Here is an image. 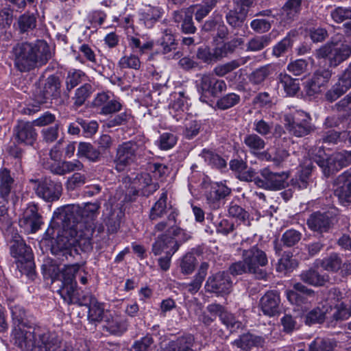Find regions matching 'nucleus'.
<instances>
[{"label": "nucleus", "mask_w": 351, "mask_h": 351, "mask_svg": "<svg viewBox=\"0 0 351 351\" xmlns=\"http://www.w3.org/2000/svg\"><path fill=\"white\" fill-rule=\"evenodd\" d=\"M99 205L87 203L84 207L79 205L68 206L61 214L64 228L51 244L53 254L63 261L82 252L91 250V237L93 227L90 221L96 215Z\"/></svg>", "instance_id": "nucleus-1"}, {"label": "nucleus", "mask_w": 351, "mask_h": 351, "mask_svg": "<svg viewBox=\"0 0 351 351\" xmlns=\"http://www.w3.org/2000/svg\"><path fill=\"white\" fill-rule=\"evenodd\" d=\"M11 341L25 351H32L36 348L40 351L50 350L57 341L56 333L25 324L14 326Z\"/></svg>", "instance_id": "nucleus-2"}, {"label": "nucleus", "mask_w": 351, "mask_h": 351, "mask_svg": "<svg viewBox=\"0 0 351 351\" xmlns=\"http://www.w3.org/2000/svg\"><path fill=\"white\" fill-rule=\"evenodd\" d=\"M13 53L14 65L21 72L46 64L51 57L49 47L44 40L19 44L13 49Z\"/></svg>", "instance_id": "nucleus-3"}, {"label": "nucleus", "mask_w": 351, "mask_h": 351, "mask_svg": "<svg viewBox=\"0 0 351 351\" xmlns=\"http://www.w3.org/2000/svg\"><path fill=\"white\" fill-rule=\"evenodd\" d=\"M167 192H163L150 210L149 218L152 220H157L167 217L166 220L156 224L154 230V234L158 232V234H167V236H176L182 240L190 239V234L176 225L177 211L171 205L167 204Z\"/></svg>", "instance_id": "nucleus-4"}, {"label": "nucleus", "mask_w": 351, "mask_h": 351, "mask_svg": "<svg viewBox=\"0 0 351 351\" xmlns=\"http://www.w3.org/2000/svg\"><path fill=\"white\" fill-rule=\"evenodd\" d=\"M189 239L182 240L176 236H167V234H158L152 245V252L155 256H162L158 258V265L163 271H167L171 265L173 255L180 246Z\"/></svg>", "instance_id": "nucleus-5"}, {"label": "nucleus", "mask_w": 351, "mask_h": 351, "mask_svg": "<svg viewBox=\"0 0 351 351\" xmlns=\"http://www.w3.org/2000/svg\"><path fill=\"white\" fill-rule=\"evenodd\" d=\"M80 271L79 264L66 265L58 274V278L62 282V287L58 292L64 301L69 304L73 302L77 288L75 276Z\"/></svg>", "instance_id": "nucleus-6"}, {"label": "nucleus", "mask_w": 351, "mask_h": 351, "mask_svg": "<svg viewBox=\"0 0 351 351\" xmlns=\"http://www.w3.org/2000/svg\"><path fill=\"white\" fill-rule=\"evenodd\" d=\"M10 253L16 258L17 268L21 273L30 274L34 269L32 250L20 236H15L10 244Z\"/></svg>", "instance_id": "nucleus-7"}, {"label": "nucleus", "mask_w": 351, "mask_h": 351, "mask_svg": "<svg viewBox=\"0 0 351 351\" xmlns=\"http://www.w3.org/2000/svg\"><path fill=\"white\" fill-rule=\"evenodd\" d=\"M351 55V45L344 43H328L316 52L318 58H327L331 66H337Z\"/></svg>", "instance_id": "nucleus-8"}, {"label": "nucleus", "mask_w": 351, "mask_h": 351, "mask_svg": "<svg viewBox=\"0 0 351 351\" xmlns=\"http://www.w3.org/2000/svg\"><path fill=\"white\" fill-rule=\"evenodd\" d=\"M242 258L249 265L252 274L257 278L263 279L266 277L267 273L261 267L265 266L268 259L265 252L256 246L243 251Z\"/></svg>", "instance_id": "nucleus-9"}, {"label": "nucleus", "mask_w": 351, "mask_h": 351, "mask_svg": "<svg viewBox=\"0 0 351 351\" xmlns=\"http://www.w3.org/2000/svg\"><path fill=\"white\" fill-rule=\"evenodd\" d=\"M261 174L263 179L256 180V184L259 187L277 191L285 188L288 184L287 180L289 177L288 171L273 173L267 168H265L261 171Z\"/></svg>", "instance_id": "nucleus-10"}, {"label": "nucleus", "mask_w": 351, "mask_h": 351, "mask_svg": "<svg viewBox=\"0 0 351 351\" xmlns=\"http://www.w3.org/2000/svg\"><path fill=\"white\" fill-rule=\"evenodd\" d=\"M197 90L202 95L200 100L205 101L203 95L216 96L226 90V84L223 80L217 79L213 74H204L197 84Z\"/></svg>", "instance_id": "nucleus-11"}, {"label": "nucleus", "mask_w": 351, "mask_h": 351, "mask_svg": "<svg viewBox=\"0 0 351 351\" xmlns=\"http://www.w3.org/2000/svg\"><path fill=\"white\" fill-rule=\"evenodd\" d=\"M294 290L286 291V296L289 302L301 308H307L308 303L315 300L314 292L306 288L301 283H296L293 286Z\"/></svg>", "instance_id": "nucleus-12"}, {"label": "nucleus", "mask_w": 351, "mask_h": 351, "mask_svg": "<svg viewBox=\"0 0 351 351\" xmlns=\"http://www.w3.org/2000/svg\"><path fill=\"white\" fill-rule=\"evenodd\" d=\"M285 125L290 132L296 136H302L309 132V117L303 111L297 112L293 117L286 115Z\"/></svg>", "instance_id": "nucleus-13"}, {"label": "nucleus", "mask_w": 351, "mask_h": 351, "mask_svg": "<svg viewBox=\"0 0 351 351\" xmlns=\"http://www.w3.org/2000/svg\"><path fill=\"white\" fill-rule=\"evenodd\" d=\"M136 150L137 145L134 143L126 142L121 145L117 149L114 160L115 169L118 171L125 170L134 161Z\"/></svg>", "instance_id": "nucleus-14"}, {"label": "nucleus", "mask_w": 351, "mask_h": 351, "mask_svg": "<svg viewBox=\"0 0 351 351\" xmlns=\"http://www.w3.org/2000/svg\"><path fill=\"white\" fill-rule=\"evenodd\" d=\"M43 221L38 213L36 205L29 204L23 211L22 217L19 219V226L29 234L34 233L40 228Z\"/></svg>", "instance_id": "nucleus-15"}, {"label": "nucleus", "mask_w": 351, "mask_h": 351, "mask_svg": "<svg viewBox=\"0 0 351 351\" xmlns=\"http://www.w3.org/2000/svg\"><path fill=\"white\" fill-rule=\"evenodd\" d=\"M232 285L228 274L219 272L208 278L206 289L208 291L217 294H228L230 292Z\"/></svg>", "instance_id": "nucleus-16"}, {"label": "nucleus", "mask_w": 351, "mask_h": 351, "mask_svg": "<svg viewBox=\"0 0 351 351\" xmlns=\"http://www.w3.org/2000/svg\"><path fill=\"white\" fill-rule=\"evenodd\" d=\"M331 77L328 69L317 70L313 77L305 83V90L310 96H313L322 92Z\"/></svg>", "instance_id": "nucleus-17"}, {"label": "nucleus", "mask_w": 351, "mask_h": 351, "mask_svg": "<svg viewBox=\"0 0 351 351\" xmlns=\"http://www.w3.org/2000/svg\"><path fill=\"white\" fill-rule=\"evenodd\" d=\"M259 308L264 315L273 317L280 311V298L276 291L266 292L260 299Z\"/></svg>", "instance_id": "nucleus-18"}, {"label": "nucleus", "mask_w": 351, "mask_h": 351, "mask_svg": "<svg viewBox=\"0 0 351 351\" xmlns=\"http://www.w3.org/2000/svg\"><path fill=\"white\" fill-rule=\"evenodd\" d=\"M162 12L158 6L143 5L138 12L139 23L147 28H151L162 17Z\"/></svg>", "instance_id": "nucleus-19"}, {"label": "nucleus", "mask_w": 351, "mask_h": 351, "mask_svg": "<svg viewBox=\"0 0 351 351\" xmlns=\"http://www.w3.org/2000/svg\"><path fill=\"white\" fill-rule=\"evenodd\" d=\"M37 195L46 201L58 199L61 191V185L53 181L45 179L38 183L35 189Z\"/></svg>", "instance_id": "nucleus-20"}, {"label": "nucleus", "mask_w": 351, "mask_h": 351, "mask_svg": "<svg viewBox=\"0 0 351 351\" xmlns=\"http://www.w3.org/2000/svg\"><path fill=\"white\" fill-rule=\"evenodd\" d=\"M189 108V99L183 93L180 92L174 95V99L169 105V113L179 121L187 113Z\"/></svg>", "instance_id": "nucleus-21"}, {"label": "nucleus", "mask_w": 351, "mask_h": 351, "mask_svg": "<svg viewBox=\"0 0 351 351\" xmlns=\"http://www.w3.org/2000/svg\"><path fill=\"white\" fill-rule=\"evenodd\" d=\"M86 299H88V302H84L82 304L88 306V319L93 322L105 320L106 315L109 312H105L103 304L99 303L92 295L86 296L85 300Z\"/></svg>", "instance_id": "nucleus-22"}, {"label": "nucleus", "mask_w": 351, "mask_h": 351, "mask_svg": "<svg viewBox=\"0 0 351 351\" xmlns=\"http://www.w3.org/2000/svg\"><path fill=\"white\" fill-rule=\"evenodd\" d=\"M129 47L134 52L143 54L152 49L154 41L146 35L128 36Z\"/></svg>", "instance_id": "nucleus-23"}, {"label": "nucleus", "mask_w": 351, "mask_h": 351, "mask_svg": "<svg viewBox=\"0 0 351 351\" xmlns=\"http://www.w3.org/2000/svg\"><path fill=\"white\" fill-rule=\"evenodd\" d=\"M331 221L330 217L320 213H315L312 214L307 220L308 228L314 231L319 233L327 232L330 227Z\"/></svg>", "instance_id": "nucleus-24"}, {"label": "nucleus", "mask_w": 351, "mask_h": 351, "mask_svg": "<svg viewBox=\"0 0 351 351\" xmlns=\"http://www.w3.org/2000/svg\"><path fill=\"white\" fill-rule=\"evenodd\" d=\"M16 138L19 142L32 145L36 138V132L30 122H20L16 128Z\"/></svg>", "instance_id": "nucleus-25"}, {"label": "nucleus", "mask_w": 351, "mask_h": 351, "mask_svg": "<svg viewBox=\"0 0 351 351\" xmlns=\"http://www.w3.org/2000/svg\"><path fill=\"white\" fill-rule=\"evenodd\" d=\"M131 189L135 193L143 191V193H150L156 190L157 186L152 183V179L149 174L143 173L138 175L130 184Z\"/></svg>", "instance_id": "nucleus-26"}, {"label": "nucleus", "mask_w": 351, "mask_h": 351, "mask_svg": "<svg viewBox=\"0 0 351 351\" xmlns=\"http://www.w3.org/2000/svg\"><path fill=\"white\" fill-rule=\"evenodd\" d=\"M105 327L112 334L121 335L127 329L125 321L119 315L109 312L106 315Z\"/></svg>", "instance_id": "nucleus-27"}, {"label": "nucleus", "mask_w": 351, "mask_h": 351, "mask_svg": "<svg viewBox=\"0 0 351 351\" xmlns=\"http://www.w3.org/2000/svg\"><path fill=\"white\" fill-rule=\"evenodd\" d=\"M194 341V337L191 335L180 337L170 341L163 351H195Z\"/></svg>", "instance_id": "nucleus-28"}, {"label": "nucleus", "mask_w": 351, "mask_h": 351, "mask_svg": "<svg viewBox=\"0 0 351 351\" xmlns=\"http://www.w3.org/2000/svg\"><path fill=\"white\" fill-rule=\"evenodd\" d=\"M195 11V7L189 8L186 11H179L174 12V19L178 21L183 16L184 14V19L182 24V31L186 34H193L195 32L196 28L192 21V14Z\"/></svg>", "instance_id": "nucleus-29"}, {"label": "nucleus", "mask_w": 351, "mask_h": 351, "mask_svg": "<svg viewBox=\"0 0 351 351\" xmlns=\"http://www.w3.org/2000/svg\"><path fill=\"white\" fill-rule=\"evenodd\" d=\"M14 184V178L6 168L0 169V196L8 197Z\"/></svg>", "instance_id": "nucleus-30"}, {"label": "nucleus", "mask_w": 351, "mask_h": 351, "mask_svg": "<svg viewBox=\"0 0 351 351\" xmlns=\"http://www.w3.org/2000/svg\"><path fill=\"white\" fill-rule=\"evenodd\" d=\"M350 163L348 151H343L333 154L326 161V166L328 171L337 169Z\"/></svg>", "instance_id": "nucleus-31"}, {"label": "nucleus", "mask_w": 351, "mask_h": 351, "mask_svg": "<svg viewBox=\"0 0 351 351\" xmlns=\"http://www.w3.org/2000/svg\"><path fill=\"white\" fill-rule=\"evenodd\" d=\"M237 1L241 4L240 15L238 16L235 12L231 11L226 16L228 23L233 27L239 26L242 23L247 11V8L252 3V0H237Z\"/></svg>", "instance_id": "nucleus-32"}, {"label": "nucleus", "mask_w": 351, "mask_h": 351, "mask_svg": "<svg viewBox=\"0 0 351 351\" xmlns=\"http://www.w3.org/2000/svg\"><path fill=\"white\" fill-rule=\"evenodd\" d=\"M244 144L254 155H258L265 148V141L255 134H247L244 137Z\"/></svg>", "instance_id": "nucleus-33"}, {"label": "nucleus", "mask_w": 351, "mask_h": 351, "mask_svg": "<svg viewBox=\"0 0 351 351\" xmlns=\"http://www.w3.org/2000/svg\"><path fill=\"white\" fill-rule=\"evenodd\" d=\"M209 265L207 263H202L198 269L197 274L195 276L193 280L186 285L188 291L191 293H195L200 289L202 282L204 281L208 269Z\"/></svg>", "instance_id": "nucleus-34"}, {"label": "nucleus", "mask_w": 351, "mask_h": 351, "mask_svg": "<svg viewBox=\"0 0 351 351\" xmlns=\"http://www.w3.org/2000/svg\"><path fill=\"white\" fill-rule=\"evenodd\" d=\"M335 195L343 206L351 204V176L347 179L342 186L335 190Z\"/></svg>", "instance_id": "nucleus-35"}, {"label": "nucleus", "mask_w": 351, "mask_h": 351, "mask_svg": "<svg viewBox=\"0 0 351 351\" xmlns=\"http://www.w3.org/2000/svg\"><path fill=\"white\" fill-rule=\"evenodd\" d=\"M279 81L280 85L284 89L287 95L293 96L299 90L300 87L298 81L286 73L280 74Z\"/></svg>", "instance_id": "nucleus-36"}, {"label": "nucleus", "mask_w": 351, "mask_h": 351, "mask_svg": "<svg viewBox=\"0 0 351 351\" xmlns=\"http://www.w3.org/2000/svg\"><path fill=\"white\" fill-rule=\"evenodd\" d=\"M78 157H85L90 161H97L99 157V152L88 143L81 142L78 145Z\"/></svg>", "instance_id": "nucleus-37"}, {"label": "nucleus", "mask_w": 351, "mask_h": 351, "mask_svg": "<svg viewBox=\"0 0 351 351\" xmlns=\"http://www.w3.org/2000/svg\"><path fill=\"white\" fill-rule=\"evenodd\" d=\"M261 343V339L251 334H245L234 341V344L242 350H247Z\"/></svg>", "instance_id": "nucleus-38"}, {"label": "nucleus", "mask_w": 351, "mask_h": 351, "mask_svg": "<svg viewBox=\"0 0 351 351\" xmlns=\"http://www.w3.org/2000/svg\"><path fill=\"white\" fill-rule=\"evenodd\" d=\"M297 261L289 254H284L278 261L277 271L283 274L291 271L297 267Z\"/></svg>", "instance_id": "nucleus-39"}, {"label": "nucleus", "mask_w": 351, "mask_h": 351, "mask_svg": "<svg viewBox=\"0 0 351 351\" xmlns=\"http://www.w3.org/2000/svg\"><path fill=\"white\" fill-rule=\"evenodd\" d=\"M271 41V37L268 35L256 36L247 43V50L250 51H260L269 45Z\"/></svg>", "instance_id": "nucleus-40"}, {"label": "nucleus", "mask_w": 351, "mask_h": 351, "mask_svg": "<svg viewBox=\"0 0 351 351\" xmlns=\"http://www.w3.org/2000/svg\"><path fill=\"white\" fill-rule=\"evenodd\" d=\"M197 260L192 253L186 254L180 262V267L182 274L189 275L192 274L196 267Z\"/></svg>", "instance_id": "nucleus-41"}, {"label": "nucleus", "mask_w": 351, "mask_h": 351, "mask_svg": "<svg viewBox=\"0 0 351 351\" xmlns=\"http://www.w3.org/2000/svg\"><path fill=\"white\" fill-rule=\"evenodd\" d=\"M301 278L304 282L314 286L323 285L327 280L324 276L319 275L314 270H309L302 273L301 274Z\"/></svg>", "instance_id": "nucleus-42"}, {"label": "nucleus", "mask_w": 351, "mask_h": 351, "mask_svg": "<svg viewBox=\"0 0 351 351\" xmlns=\"http://www.w3.org/2000/svg\"><path fill=\"white\" fill-rule=\"evenodd\" d=\"M177 141L178 138L174 134L164 132L160 136L157 141V145L160 149L168 150L173 148Z\"/></svg>", "instance_id": "nucleus-43"}, {"label": "nucleus", "mask_w": 351, "mask_h": 351, "mask_svg": "<svg viewBox=\"0 0 351 351\" xmlns=\"http://www.w3.org/2000/svg\"><path fill=\"white\" fill-rule=\"evenodd\" d=\"M92 92L93 88L89 84H85L78 88L73 97L75 104L77 106H82Z\"/></svg>", "instance_id": "nucleus-44"}, {"label": "nucleus", "mask_w": 351, "mask_h": 351, "mask_svg": "<svg viewBox=\"0 0 351 351\" xmlns=\"http://www.w3.org/2000/svg\"><path fill=\"white\" fill-rule=\"evenodd\" d=\"M119 64L122 69L138 70L141 67V61L137 56L130 54L121 57L119 61Z\"/></svg>", "instance_id": "nucleus-45"}, {"label": "nucleus", "mask_w": 351, "mask_h": 351, "mask_svg": "<svg viewBox=\"0 0 351 351\" xmlns=\"http://www.w3.org/2000/svg\"><path fill=\"white\" fill-rule=\"evenodd\" d=\"M36 17L34 14H24L18 20V25L21 32H28L36 27Z\"/></svg>", "instance_id": "nucleus-46"}, {"label": "nucleus", "mask_w": 351, "mask_h": 351, "mask_svg": "<svg viewBox=\"0 0 351 351\" xmlns=\"http://www.w3.org/2000/svg\"><path fill=\"white\" fill-rule=\"evenodd\" d=\"M160 45L162 47L163 52L168 53L175 48L176 42L174 36L170 29H165L160 40Z\"/></svg>", "instance_id": "nucleus-47"}, {"label": "nucleus", "mask_w": 351, "mask_h": 351, "mask_svg": "<svg viewBox=\"0 0 351 351\" xmlns=\"http://www.w3.org/2000/svg\"><path fill=\"white\" fill-rule=\"evenodd\" d=\"M288 156L289 154L285 149H278L275 154H274L273 149H268L265 152L262 154L263 158L273 161L278 165L284 161Z\"/></svg>", "instance_id": "nucleus-48"}, {"label": "nucleus", "mask_w": 351, "mask_h": 351, "mask_svg": "<svg viewBox=\"0 0 351 351\" xmlns=\"http://www.w3.org/2000/svg\"><path fill=\"white\" fill-rule=\"evenodd\" d=\"M240 97L235 93H229L221 98L217 102V106L221 110L230 108L239 103Z\"/></svg>", "instance_id": "nucleus-49"}, {"label": "nucleus", "mask_w": 351, "mask_h": 351, "mask_svg": "<svg viewBox=\"0 0 351 351\" xmlns=\"http://www.w3.org/2000/svg\"><path fill=\"white\" fill-rule=\"evenodd\" d=\"M84 77V73L80 70L71 69L68 72L66 79V88L71 90L76 86Z\"/></svg>", "instance_id": "nucleus-50"}, {"label": "nucleus", "mask_w": 351, "mask_h": 351, "mask_svg": "<svg viewBox=\"0 0 351 351\" xmlns=\"http://www.w3.org/2000/svg\"><path fill=\"white\" fill-rule=\"evenodd\" d=\"M328 312V309L326 311L321 310L319 308H315L310 311L306 317V324L311 325L316 323L322 322Z\"/></svg>", "instance_id": "nucleus-51"}, {"label": "nucleus", "mask_w": 351, "mask_h": 351, "mask_svg": "<svg viewBox=\"0 0 351 351\" xmlns=\"http://www.w3.org/2000/svg\"><path fill=\"white\" fill-rule=\"evenodd\" d=\"M292 43L289 38L285 37L273 47L272 53L276 58L285 55L291 47Z\"/></svg>", "instance_id": "nucleus-52"}, {"label": "nucleus", "mask_w": 351, "mask_h": 351, "mask_svg": "<svg viewBox=\"0 0 351 351\" xmlns=\"http://www.w3.org/2000/svg\"><path fill=\"white\" fill-rule=\"evenodd\" d=\"M330 16L336 23H342L351 18V9L348 8L338 7L333 10Z\"/></svg>", "instance_id": "nucleus-53"}, {"label": "nucleus", "mask_w": 351, "mask_h": 351, "mask_svg": "<svg viewBox=\"0 0 351 351\" xmlns=\"http://www.w3.org/2000/svg\"><path fill=\"white\" fill-rule=\"evenodd\" d=\"M301 236L300 232L290 229L283 234L282 241L285 245L291 247L296 244L301 239Z\"/></svg>", "instance_id": "nucleus-54"}, {"label": "nucleus", "mask_w": 351, "mask_h": 351, "mask_svg": "<svg viewBox=\"0 0 351 351\" xmlns=\"http://www.w3.org/2000/svg\"><path fill=\"white\" fill-rule=\"evenodd\" d=\"M338 86H340L341 88L339 90L338 93H337V97H339L343 93H344L348 89H349L351 87V64L342 75L341 79L339 81Z\"/></svg>", "instance_id": "nucleus-55"}, {"label": "nucleus", "mask_w": 351, "mask_h": 351, "mask_svg": "<svg viewBox=\"0 0 351 351\" xmlns=\"http://www.w3.org/2000/svg\"><path fill=\"white\" fill-rule=\"evenodd\" d=\"M86 182V178L84 175L80 173H75L68 178L66 185L69 190H74L84 184Z\"/></svg>", "instance_id": "nucleus-56"}, {"label": "nucleus", "mask_w": 351, "mask_h": 351, "mask_svg": "<svg viewBox=\"0 0 351 351\" xmlns=\"http://www.w3.org/2000/svg\"><path fill=\"white\" fill-rule=\"evenodd\" d=\"M220 319L231 332L235 331L241 326V323L237 321L232 314L226 311L220 314Z\"/></svg>", "instance_id": "nucleus-57"}, {"label": "nucleus", "mask_w": 351, "mask_h": 351, "mask_svg": "<svg viewBox=\"0 0 351 351\" xmlns=\"http://www.w3.org/2000/svg\"><path fill=\"white\" fill-rule=\"evenodd\" d=\"M334 343L330 340L317 339L309 346L310 351H332Z\"/></svg>", "instance_id": "nucleus-58"}, {"label": "nucleus", "mask_w": 351, "mask_h": 351, "mask_svg": "<svg viewBox=\"0 0 351 351\" xmlns=\"http://www.w3.org/2000/svg\"><path fill=\"white\" fill-rule=\"evenodd\" d=\"M236 45L231 43H221L217 45L213 50V55L215 61L219 58L226 56L229 53L232 52Z\"/></svg>", "instance_id": "nucleus-59"}, {"label": "nucleus", "mask_w": 351, "mask_h": 351, "mask_svg": "<svg viewBox=\"0 0 351 351\" xmlns=\"http://www.w3.org/2000/svg\"><path fill=\"white\" fill-rule=\"evenodd\" d=\"M132 117L128 112H122L116 117L108 119L106 123L108 128H113L128 123Z\"/></svg>", "instance_id": "nucleus-60"}, {"label": "nucleus", "mask_w": 351, "mask_h": 351, "mask_svg": "<svg viewBox=\"0 0 351 351\" xmlns=\"http://www.w3.org/2000/svg\"><path fill=\"white\" fill-rule=\"evenodd\" d=\"M205 162L213 165L224 166L225 161L221 159L217 154H214L209 150L204 149L200 155Z\"/></svg>", "instance_id": "nucleus-61"}, {"label": "nucleus", "mask_w": 351, "mask_h": 351, "mask_svg": "<svg viewBox=\"0 0 351 351\" xmlns=\"http://www.w3.org/2000/svg\"><path fill=\"white\" fill-rule=\"evenodd\" d=\"M307 63L304 60L299 59L289 63L287 69L295 75H300L306 70Z\"/></svg>", "instance_id": "nucleus-62"}, {"label": "nucleus", "mask_w": 351, "mask_h": 351, "mask_svg": "<svg viewBox=\"0 0 351 351\" xmlns=\"http://www.w3.org/2000/svg\"><path fill=\"white\" fill-rule=\"evenodd\" d=\"M230 271L232 275H241L244 273H252L251 268L246 261H241L233 263L230 267Z\"/></svg>", "instance_id": "nucleus-63"}, {"label": "nucleus", "mask_w": 351, "mask_h": 351, "mask_svg": "<svg viewBox=\"0 0 351 351\" xmlns=\"http://www.w3.org/2000/svg\"><path fill=\"white\" fill-rule=\"evenodd\" d=\"M152 343V338L146 336L134 343L132 347V351H151Z\"/></svg>", "instance_id": "nucleus-64"}]
</instances>
